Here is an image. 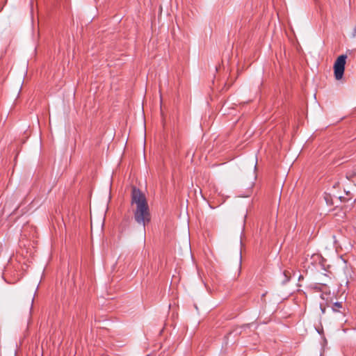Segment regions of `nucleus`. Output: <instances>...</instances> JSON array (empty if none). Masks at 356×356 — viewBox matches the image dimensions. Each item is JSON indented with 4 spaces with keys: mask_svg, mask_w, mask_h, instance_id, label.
I'll return each mask as SVG.
<instances>
[{
    "mask_svg": "<svg viewBox=\"0 0 356 356\" xmlns=\"http://www.w3.org/2000/svg\"><path fill=\"white\" fill-rule=\"evenodd\" d=\"M131 204L136 205L134 211L135 220L145 227L151 220L149 206L145 194L135 186L131 190Z\"/></svg>",
    "mask_w": 356,
    "mask_h": 356,
    "instance_id": "obj_1",
    "label": "nucleus"
},
{
    "mask_svg": "<svg viewBox=\"0 0 356 356\" xmlns=\"http://www.w3.org/2000/svg\"><path fill=\"white\" fill-rule=\"evenodd\" d=\"M346 58V55L343 54L339 56L334 62V74L337 80H340L343 77Z\"/></svg>",
    "mask_w": 356,
    "mask_h": 356,
    "instance_id": "obj_2",
    "label": "nucleus"
},
{
    "mask_svg": "<svg viewBox=\"0 0 356 356\" xmlns=\"http://www.w3.org/2000/svg\"><path fill=\"white\" fill-rule=\"evenodd\" d=\"M322 312L325 313V308L322 309Z\"/></svg>",
    "mask_w": 356,
    "mask_h": 356,
    "instance_id": "obj_8",
    "label": "nucleus"
},
{
    "mask_svg": "<svg viewBox=\"0 0 356 356\" xmlns=\"http://www.w3.org/2000/svg\"><path fill=\"white\" fill-rule=\"evenodd\" d=\"M346 194L348 196L346 197H342V196H339V199H340V200L341 202H346V201L352 199L351 193L349 191H346Z\"/></svg>",
    "mask_w": 356,
    "mask_h": 356,
    "instance_id": "obj_4",
    "label": "nucleus"
},
{
    "mask_svg": "<svg viewBox=\"0 0 356 356\" xmlns=\"http://www.w3.org/2000/svg\"><path fill=\"white\" fill-rule=\"evenodd\" d=\"M33 300H34L33 297L31 298V299H30V302H29V309H30V310H31L32 308H33Z\"/></svg>",
    "mask_w": 356,
    "mask_h": 356,
    "instance_id": "obj_6",
    "label": "nucleus"
},
{
    "mask_svg": "<svg viewBox=\"0 0 356 356\" xmlns=\"http://www.w3.org/2000/svg\"><path fill=\"white\" fill-rule=\"evenodd\" d=\"M343 307L341 302H336L333 304L332 309L334 312H340L341 314H343V312H341L340 309Z\"/></svg>",
    "mask_w": 356,
    "mask_h": 356,
    "instance_id": "obj_3",
    "label": "nucleus"
},
{
    "mask_svg": "<svg viewBox=\"0 0 356 356\" xmlns=\"http://www.w3.org/2000/svg\"><path fill=\"white\" fill-rule=\"evenodd\" d=\"M356 36V26L353 29V33H352V37L355 38Z\"/></svg>",
    "mask_w": 356,
    "mask_h": 356,
    "instance_id": "obj_7",
    "label": "nucleus"
},
{
    "mask_svg": "<svg viewBox=\"0 0 356 356\" xmlns=\"http://www.w3.org/2000/svg\"><path fill=\"white\" fill-rule=\"evenodd\" d=\"M283 273H284V275L285 277L284 282H288L290 280V277H291L290 272L289 270H284Z\"/></svg>",
    "mask_w": 356,
    "mask_h": 356,
    "instance_id": "obj_5",
    "label": "nucleus"
}]
</instances>
